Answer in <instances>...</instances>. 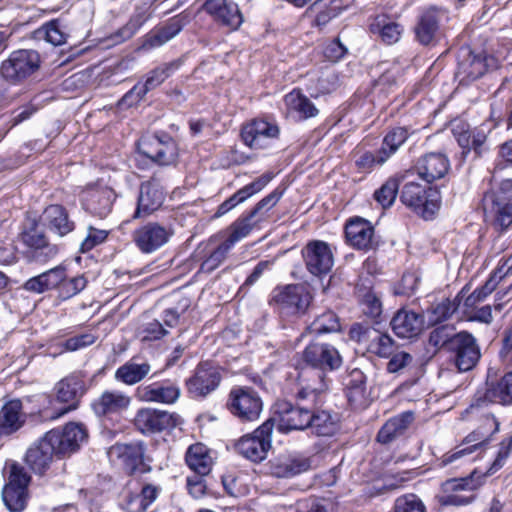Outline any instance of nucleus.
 <instances>
[{"mask_svg":"<svg viewBox=\"0 0 512 512\" xmlns=\"http://www.w3.org/2000/svg\"><path fill=\"white\" fill-rule=\"evenodd\" d=\"M182 423V418L175 412L149 407L138 409L133 419L135 429L145 436L170 433Z\"/></svg>","mask_w":512,"mask_h":512,"instance_id":"dca6fc26","label":"nucleus"},{"mask_svg":"<svg viewBox=\"0 0 512 512\" xmlns=\"http://www.w3.org/2000/svg\"><path fill=\"white\" fill-rule=\"evenodd\" d=\"M322 405L313 404L308 430L312 435L319 438H335L342 430L340 415L332 410L322 409Z\"/></svg>","mask_w":512,"mask_h":512,"instance_id":"2f4dec72","label":"nucleus"},{"mask_svg":"<svg viewBox=\"0 0 512 512\" xmlns=\"http://www.w3.org/2000/svg\"><path fill=\"white\" fill-rule=\"evenodd\" d=\"M151 17V8L146 3L136 6L127 23L111 35V40L119 44L131 39Z\"/></svg>","mask_w":512,"mask_h":512,"instance_id":"09e8293b","label":"nucleus"},{"mask_svg":"<svg viewBox=\"0 0 512 512\" xmlns=\"http://www.w3.org/2000/svg\"><path fill=\"white\" fill-rule=\"evenodd\" d=\"M133 357L115 371V379L126 385H134L141 382L150 372L148 362L136 363Z\"/></svg>","mask_w":512,"mask_h":512,"instance_id":"4d7b16f0","label":"nucleus"},{"mask_svg":"<svg viewBox=\"0 0 512 512\" xmlns=\"http://www.w3.org/2000/svg\"><path fill=\"white\" fill-rule=\"evenodd\" d=\"M161 492L162 488L160 485L143 483L140 492L129 497L127 502L129 511L146 512Z\"/></svg>","mask_w":512,"mask_h":512,"instance_id":"13d9d810","label":"nucleus"},{"mask_svg":"<svg viewBox=\"0 0 512 512\" xmlns=\"http://www.w3.org/2000/svg\"><path fill=\"white\" fill-rule=\"evenodd\" d=\"M486 216L497 233H505L512 225V201L493 200Z\"/></svg>","mask_w":512,"mask_h":512,"instance_id":"864d4df0","label":"nucleus"},{"mask_svg":"<svg viewBox=\"0 0 512 512\" xmlns=\"http://www.w3.org/2000/svg\"><path fill=\"white\" fill-rule=\"evenodd\" d=\"M116 199L115 190L101 180L87 183L79 195L82 209L98 219H105L112 212Z\"/></svg>","mask_w":512,"mask_h":512,"instance_id":"2eb2a0df","label":"nucleus"},{"mask_svg":"<svg viewBox=\"0 0 512 512\" xmlns=\"http://www.w3.org/2000/svg\"><path fill=\"white\" fill-rule=\"evenodd\" d=\"M136 397L143 402L174 404L180 397V388L171 379H163L137 387Z\"/></svg>","mask_w":512,"mask_h":512,"instance_id":"72a5a7b5","label":"nucleus"},{"mask_svg":"<svg viewBox=\"0 0 512 512\" xmlns=\"http://www.w3.org/2000/svg\"><path fill=\"white\" fill-rule=\"evenodd\" d=\"M268 474L276 478H291L308 471L311 459L303 455L279 454L266 464Z\"/></svg>","mask_w":512,"mask_h":512,"instance_id":"f704fd0d","label":"nucleus"},{"mask_svg":"<svg viewBox=\"0 0 512 512\" xmlns=\"http://www.w3.org/2000/svg\"><path fill=\"white\" fill-rule=\"evenodd\" d=\"M491 404L512 406V370L495 381L486 382L485 388L477 389L465 413L478 416L482 409Z\"/></svg>","mask_w":512,"mask_h":512,"instance_id":"6e6552de","label":"nucleus"},{"mask_svg":"<svg viewBox=\"0 0 512 512\" xmlns=\"http://www.w3.org/2000/svg\"><path fill=\"white\" fill-rule=\"evenodd\" d=\"M30 482L31 476L22 465L13 463L10 466L2 489V500L10 512H22L26 509L30 499Z\"/></svg>","mask_w":512,"mask_h":512,"instance_id":"4468645a","label":"nucleus"},{"mask_svg":"<svg viewBox=\"0 0 512 512\" xmlns=\"http://www.w3.org/2000/svg\"><path fill=\"white\" fill-rule=\"evenodd\" d=\"M414 420L413 412L406 411L388 419L377 433V441L388 444L403 435Z\"/></svg>","mask_w":512,"mask_h":512,"instance_id":"603ef678","label":"nucleus"},{"mask_svg":"<svg viewBox=\"0 0 512 512\" xmlns=\"http://www.w3.org/2000/svg\"><path fill=\"white\" fill-rule=\"evenodd\" d=\"M181 65L182 61L177 59L163 63L162 65L150 70L145 76V81L142 82L143 91L147 94L149 91L159 87L166 79L172 76L181 67Z\"/></svg>","mask_w":512,"mask_h":512,"instance_id":"bf43d9fd","label":"nucleus"},{"mask_svg":"<svg viewBox=\"0 0 512 512\" xmlns=\"http://www.w3.org/2000/svg\"><path fill=\"white\" fill-rule=\"evenodd\" d=\"M393 512H426V507L417 495L410 493L395 500Z\"/></svg>","mask_w":512,"mask_h":512,"instance_id":"774afa93","label":"nucleus"},{"mask_svg":"<svg viewBox=\"0 0 512 512\" xmlns=\"http://www.w3.org/2000/svg\"><path fill=\"white\" fill-rule=\"evenodd\" d=\"M166 192L160 181L151 177L139 185L136 207L131 220L145 219L161 208L165 201Z\"/></svg>","mask_w":512,"mask_h":512,"instance_id":"a878e982","label":"nucleus"},{"mask_svg":"<svg viewBox=\"0 0 512 512\" xmlns=\"http://www.w3.org/2000/svg\"><path fill=\"white\" fill-rule=\"evenodd\" d=\"M415 133L411 126H392L389 127L383 136L380 150L382 157L389 160Z\"/></svg>","mask_w":512,"mask_h":512,"instance_id":"3c124183","label":"nucleus"},{"mask_svg":"<svg viewBox=\"0 0 512 512\" xmlns=\"http://www.w3.org/2000/svg\"><path fill=\"white\" fill-rule=\"evenodd\" d=\"M56 454V459L62 460L78 452L88 441L89 431L82 422L69 421L62 426L52 428L45 434Z\"/></svg>","mask_w":512,"mask_h":512,"instance_id":"423d86ee","label":"nucleus"},{"mask_svg":"<svg viewBox=\"0 0 512 512\" xmlns=\"http://www.w3.org/2000/svg\"><path fill=\"white\" fill-rule=\"evenodd\" d=\"M462 446L461 444L436 458L435 466L440 469L448 468L450 471H454L469 463L472 460L470 456L476 451V446H470L469 444L465 447Z\"/></svg>","mask_w":512,"mask_h":512,"instance_id":"6e6d98bb","label":"nucleus"},{"mask_svg":"<svg viewBox=\"0 0 512 512\" xmlns=\"http://www.w3.org/2000/svg\"><path fill=\"white\" fill-rule=\"evenodd\" d=\"M337 88V77L334 74L320 75L311 78L305 85V90L313 99L328 95Z\"/></svg>","mask_w":512,"mask_h":512,"instance_id":"0e129e2a","label":"nucleus"},{"mask_svg":"<svg viewBox=\"0 0 512 512\" xmlns=\"http://www.w3.org/2000/svg\"><path fill=\"white\" fill-rule=\"evenodd\" d=\"M320 48L324 61L332 64L340 62L348 55V48L341 42L339 37L324 40Z\"/></svg>","mask_w":512,"mask_h":512,"instance_id":"338daca9","label":"nucleus"},{"mask_svg":"<svg viewBox=\"0 0 512 512\" xmlns=\"http://www.w3.org/2000/svg\"><path fill=\"white\" fill-rule=\"evenodd\" d=\"M87 283L88 281L84 275L69 278L66 270L64 271V279L58 288L57 297L62 301L68 300L84 290Z\"/></svg>","mask_w":512,"mask_h":512,"instance_id":"69168bd1","label":"nucleus"},{"mask_svg":"<svg viewBox=\"0 0 512 512\" xmlns=\"http://www.w3.org/2000/svg\"><path fill=\"white\" fill-rule=\"evenodd\" d=\"M447 353L460 372L472 370L481 358L476 338L465 330L454 333Z\"/></svg>","mask_w":512,"mask_h":512,"instance_id":"6ab92c4d","label":"nucleus"},{"mask_svg":"<svg viewBox=\"0 0 512 512\" xmlns=\"http://www.w3.org/2000/svg\"><path fill=\"white\" fill-rule=\"evenodd\" d=\"M452 132L461 148L462 162L472 155V160L480 158L486 149V133L478 128L470 129L468 124L457 125Z\"/></svg>","mask_w":512,"mask_h":512,"instance_id":"473e14b6","label":"nucleus"},{"mask_svg":"<svg viewBox=\"0 0 512 512\" xmlns=\"http://www.w3.org/2000/svg\"><path fill=\"white\" fill-rule=\"evenodd\" d=\"M131 398L121 391L105 390L90 403L96 418L103 424L119 422L128 409Z\"/></svg>","mask_w":512,"mask_h":512,"instance_id":"4be33fe9","label":"nucleus"},{"mask_svg":"<svg viewBox=\"0 0 512 512\" xmlns=\"http://www.w3.org/2000/svg\"><path fill=\"white\" fill-rule=\"evenodd\" d=\"M371 31L378 33L385 44L392 45L399 41L403 32V26L383 17L382 19L377 18L376 22L371 26Z\"/></svg>","mask_w":512,"mask_h":512,"instance_id":"e2e57ef3","label":"nucleus"},{"mask_svg":"<svg viewBox=\"0 0 512 512\" xmlns=\"http://www.w3.org/2000/svg\"><path fill=\"white\" fill-rule=\"evenodd\" d=\"M313 299L305 283L279 284L269 294L268 305L281 318L298 319L307 313Z\"/></svg>","mask_w":512,"mask_h":512,"instance_id":"20e7f679","label":"nucleus"},{"mask_svg":"<svg viewBox=\"0 0 512 512\" xmlns=\"http://www.w3.org/2000/svg\"><path fill=\"white\" fill-rule=\"evenodd\" d=\"M28 417L20 399L6 401L0 409V427L5 435H11L23 427Z\"/></svg>","mask_w":512,"mask_h":512,"instance_id":"c03bdc74","label":"nucleus"},{"mask_svg":"<svg viewBox=\"0 0 512 512\" xmlns=\"http://www.w3.org/2000/svg\"><path fill=\"white\" fill-rule=\"evenodd\" d=\"M445 10L430 6L420 12L413 27L415 41L423 47L435 46L440 35L441 20Z\"/></svg>","mask_w":512,"mask_h":512,"instance_id":"bb28decb","label":"nucleus"},{"mask_svg":"<svg viewBox=\"0 0 512 512\" xmlns=\"http://www.w3.org/2000/svg\"><path fill=\"white\" fill-rule=\"evenodd\" d=\"M66 267L63 265L55 266L37 276L29 278L23 284L24 290L36 294H42L50 290L58 291L61 281L64 279Z\"/></svg>","mask_w":512,"mask_h":512,"instance_id":"49530a36","label":"nucleus"},{"mask_svg":"<svg viewBox=\"0 0 512 512\" xmlns=\"http://www.w3.org/2000/svg\"><path fill=\"white\" fill-rule=\"evenodd\" d=\"M22 256L27 263L45 265L55 259L61 250L60 245L52 243L47 234L38 229L36 223L19 234Z\"/></svg>","mask_w":512,"mask_h":512,"instance_id":"0eeeda50","label":"nucleus"},{"mask_svg":"<svg viewBox=\"0 0 512 512\" xmlns=\"http://www.w3.org/2000/svg\"><path fill=\"white\" fill-rule=\"evenodd\" d=\"M40 55L35 50H16L2 62L0 74L10 83L16 84L31 76L40 67Z\"/></svg>","mask_w":512,"mask_h":512,"instance_id":"aec40b11","label":"nucleus"},{"mask_svg":"<svg viewBox=\"0 0 512 512\" xmlns=\"http://www.w3.org/2000/svg\"><path fill=\"white\" fill-rule=\"evenodd\" d=\"M500 423L492 413H483L478 426L464 437L462 445L476 446L485 450L491 442L493 435L499 431Z\"/></svg>","mask_w":512,"mask_h":512,"instance_id":"79ce46f5","label":"nucleus"},{"mask_svg":"<svg viewBox=\"0 0 512 512\" xmlns=\"http://www.w3.org/2000/svg\"><path fill=\"white\" fill-rule=\"evenodd\" d=\"M349 339L364 345L366 351L379 358L388 359L399 349L396 341L386 332H382L364 323H354L348 331Z\"/></svg>","mask_w":512,"mask_h":512,"instance_id":"ddd939ff","label":"nucleus"},{"mask_svg":"<svg viewBox=\"0 0 512 512\" xmlns=\"http://www.w3.org/2000/svg\"><path fill=\"white\" fill-rule=\"evenodd\" d=\"M472 476L447 479L441 484V494L436 496L441 507L465 506L472 503L476 495Z\"/></svg>","mask_w":512,"mask_h":512,"instance_id":"b1692460","label":"nucleus"},{"mask_svg":"<svg viewBox=\"0 0 512 512\" xmlns=\"http://www.w3.org/2000/svg\"><path fill=\"white\" fill-rule=\"evenodd\" d=\"M469 291L468 285H465L454 297V299L444 298L441 302L431 305L427 309L429 321L432 325H438L450 319L458 310L465 295Z\"/></svg>","mask_w":512,"mask_h":512,"instance_id":"8fccbe9b","label":"nucleus"},{"mask_svg":"<svg viewBox=\"0 0 512 512\" xmlns=\"http://www.w3.org/2000/svg\"><path fill=\"white\" fill-rule=\"evenodd\" d=\"M54 459H56V454L45 435L34 443L25 455V461L29 468L39 475H43L50 468Z\"/></svg>","mask_w":512,"mask_h":512,"instance_id":"37998d69","label":"nucleus"},{"mask_svg":"<svg viewBox=\"0 0 512 512\" xmlns=\"http://www.w3.org/2000/svg\"><path fill=\"white\" fill-rule=\"evenodd\" d=\"M415 169L417 174L428 184L443 178L450 169V162L446 155L442 153H426L421 156Z\"/></svg>","mask_w":512,"mask_h":512,"instance_id":"a19ab883","label":"nucleus"},{"mask_svg":"<svg viewBox=\"0 0 512 512\" xmlns=\"http://www.w3.org/2000/svg\"><path fill=\"white\" fill-rule=\"evenodd\" d=\"M284 186H277L273 191L259 200L251 209L244 211L235 221L227 227V237L219 243L216 247L207 252L205 247V254L199 267V273L210 274L216 270L227 258L230 250L236 243L247 237L253 228L261 222L264 218L260 217L265 212H268L280 201L285 193Z\"/></svg>","mask_w":512,"mask_h":512,"instance_id":"f257e3e1","label":"nucleus"},{"mask_svg":"<svg viewBox=\"0 0 512 512\" xmlns=\"http://www.w3.org/2000/svg\"><path fill=\"white\" fill-rule=\"evenodd\" d=\"M344 392L353 409H364L369 405L367 377L362 370L354 368L348 371L343 381Z\"/></svg>","mask_w":512,"mask_h":512,"instance_id":"ea45409f","label":"nucleus"},{"mask_svg":"<svg viewBox=\"0 0 512 512\" xmlns=\"http://www.w3.org/2000/svg\"><path fill=\"white\" fill-rule=\"evenodd\" d=\"M190 20V13L187 11L169 18L163 25L154 27L143 37L141 49L150 51L161 47L178 35Z\"/></svg>","mask_w":512,"mask_h":512,"instance_id":"c756f323","label":"nucleus"},{"mask_svg":"<svg viewBox=\"0 0 512 512\" xmlns=\"http://www.w3.org/2000/svg\"><path fill=\"white\" fill-rule=\"evenodd\" d=\"M172 232L157 222H148L136 228L132 240L136 247L145 254L155 252L165 245Z\"/></svg>","mask_w":512,"mask_h":512,"instance_id":"7c9ffc66","label":"nucleus"},{"mask_svg":"<svg viewBox=\"0 0 512 512\" xmlns=\"http://www.w3.org/2000/svg\"><path fill=\"white\" fill-rule=\"evenodd\" d=\"M226 409L241 423L255 422L263 411V400L252 386L235 385L228 393Z\"/></svg>","mask_w":512,"mask_h":512,"instance_id":"9d476101","label":"nucleus"},{"mask_svg":"<svg viewBox=\"0 0 512 512\" xmlns=\"http://www.w3.org/2000/svg\"><path fill=\"white\" fill-rule=\"evenodd\" d=\"M137 152L159 166H169L177 162L179 147L168 133L143 136L137 142Z\"/></svg>","mask_w":512,"mask_h":512,"instance_id":"f8f14e48","label":"nucleus"},{"mask_svg":"<svg viewBox=\"0 0 512 512\" xmlns=\"http://www.w3.org/2000/svg\"><path fill=\"white\" fill-rule=\"evenodd\" d=\"M221 381L219 366L211 361H200L184 384L190 399L203 400L219 387Z\"/></svg>","mask_w":512,"mask_h":512,"instance_id":"a211bd4d","label":"nucleus"},{"mask_svg":"<svg viewBox=\"0 0 512 512\" xmlns=\"http://www.w3.org/2000/svg\"><path fill=\"white\" fill-rule=\"evenodd\" d=\"M388 160L384 156L380 149L374 153L370 150H356L353 154V164L356 173L361 175L371 174L376 167L384 165Z\"/></svg>","mask_w":512,"mask_h":512,"instance_id":"052dcab7","label":"nucleus"},{"mask_svg":"<svg viewBox=\"0 0 512 512\" xmlns=\"http://www.w3.org/2000/svg\"><path fill=\"white\" fill-rule=\"evenodd\" d=\"M287 112L296 115L298 120L305 121L319 114V109L300 88H294L284 98Z\"/></svg>","mask_w":512,"mask_h":512,"instance_id":"de8ad7c7","label":"nucleus"},{"mask_svg":"<svg viewBox=\"0 0 512 512\" xmlns=\"http://www.w3.org/2000/svg\"><path fill=\"white\" fill-rule=\"evenodd\" d=\"M407 173H396L386 179V181L374 191V200L383 208H390L398 195L400 185L407 178Z\"/></svg>","mask_w":512,"mask_h":512,"instance_id":"5fc2aeb1","label":"nucleus"},{"mask_svg":"<svg viewBox=\"0 0 512 512\" xmlns=\"http://www.w3.org/2000/svg\"><path fill=\"white\" fill-rule=\"evenodd\" d=\"M42 225L58 237H65L76 229V223L71 219L69 211L62 204L47 205L41 216Z\"/></svg>","mask_w":512,"mask_h":512,"instance_id":"e433bc0d","label":"nucleus"},{"mask_svg":"<svg viewBox=\"0 0 512 512\" xmlns=\"http://www.w3.org/2000/svg\"><path fill=\"white\" fill-rule=\"evenodd\" d=\"M345 242L355 250L368 252L378 247L375 239V228L372 223L362 217L349 218L344 226Z\"/></svg>","mask_w":512,"mask_h":512,"instance_id":"cd10ccee","label":"nucleus"},{"mask_svg":"<svg viewBox=\"0 0 512 512\" xmlns=\"http://www.w3.org/2000/svg\"><path fill=\"white\" fill-rule=\"evenodd\" d=\"M184 461L193 473L203 476H210L214 465L211 450L200 442L193 443L187 448Z\"/></svg>","mask_w":512,"mask_h":512,"instance_id":"a18cd8bd","label":"nucleus"},{"mask_svg":"<svg viewBox=\"0 0 512 512\" xmlns=\"http://www.w3.org/2000/svg\"><path fill=\"white\" fill-rule=\"evenodd\" d=\"M343 364V358L339 350L327 342H309L300 354L296 365V384L304 385L301 397L305 396L304 391L314 396L317 392H325L328 389V372L338 370Z\"/></svg>","mask_w":512,"mask_h":512,"instance_id":"f03ea898","label":"nucleus"},{"mask_svg":"<svg viewBox=\"0 0 512 512\" xmlns=\"http://www.w3.org/2000/svg\"><path fill=\"white\" fill-rule=\"evenodd\" d=\"M25 402V415L32 424L53 422L66 415L51 392L27 396Z\"/></svg>","mask_w":512,"mask_h":512,"instance_id":"393cba45","label":"nucleus"},{"mask_svg":"<svg viewBox=\"0 0 512 512\" xmlns=\"http://www.w3.org/2000/svg\"><path fill=\"white\" fill-rule=\"evenodd\" d=\"M280 128L275 122L263 118H254L241 129L240 136L243 143L249 148L258 149L262 139H277Z\"/></svg>","mask_w":512,"mask_h":512,"instance_id":"4c0bfd02","label":"nucleus"},{"mask_svg":"<svg viewBox=\"0 0 512 512\" xmlns=\"http://www.w3.org/2000/svg\"><path fill=\"white\" fill-rule=\"evenodd\" d=\"M200 9L219 28L229 33L238 31L244 22L243 13L233 0H202Z\"/></svg>","mask_w":512,"mask_h":512,"instance_id":"412c9836","label":"nucleus"},{"mask_svg":"<svg viewBox=\"0 0 512 512\" xmlns=\"http://www.w3.org/2000/svg\"><path fill=\"white\" fill-rule=\"evenodd\" d=\"M306 270L322 279L327 276L334 265V256L330 245L322 240H310L301 250Z\"/></svg>","mask_w":512,"mask_h":512,"instance_id":"5701e85b","label":"nucleus"},{"mask_svg":"<svg viewBox=\"0 0 512 512\" xmlns=\"http://www.w3.org/2000/svg\"><path fill=\"white\" fill-rule=\"evenodd\" d=\"M307 329L310 334L315 336L339 332L341 330L340 318L334 311L326 310L316 316Z\"/></svg>","mask_w":512,"mask_h":512,"instance_id":"680f3d73","label":"nucleus"},{"mask_svg":"<svg viewBox=\"0 0 512 512\" xmlns=\"http://www.w3.org/2000/svg\"><path fill=\"white\" fill-rule=\"evenodd\" d=\"M400 201L424 220H432L440 209L441 196L436 187L415 180L403 182Z\"/></svg>","mask_w":512,"mask_h":512,"instance_id":"39448f33","label":"nucleus"},{"mask_svg":"<svg viewBox=\"0 0 512 512\" xmlns=\"http://www.w3.org/2000/svg\"><path fill=\"white\" fill-rule=\"evenodd\" d=\"M274 177V172L267 171L261 176L255 178L252 182L238 189L217 207L214 218L222 217L253 195L261 192L273 180Z\"/></svg>","mask_w":512,"mask_h":512,"instance_id":"c9c22d12","label":"nucleus"},{"mask_svg":"<svg viewBox=\"0 0 512 512\" xmlns=\"http://www.w3.org/2000/svg\"><path fill=\"white\" fill-rule=\"evenodd\" d=\"M495 57L485 51L475 53L468 51L466 56L458 61L455 78L459 85L468 86L486 74L489 67L495 63Z\"/></svg>","mask_w":512,"mask_h":512,"instance_id":"c85d7f7f","label":"nucleus"},{"mask_svg":"<svg viewBox=\"0 0 512 512\" xmlns=\"http://www.w3.org/2000/svg\"><path fill=\"white\" fill-rule=\"evenodd\" d=\"M109 453L127 476L143 475L152 470V458L148 455L147 445L142 440L116 442L110 447Z\"/></svg>","mask_w":512,"mask_h":512,"instance_id":"9b49d317","label":"nucleus"},{"mask_svg":"<svg viewBox=\"0 0 512 512\" xmlns=\"http://www.w3.org/2000/svg\"><path fill=\"white\" fill-rule=\"evenodd\" d=\"M88 389L85 375L74 371L56 382L50 392L67 415L80 407Z\"/></svg>","mask_w":512,"mask_h":512,"instance_id":"f3484780","label":"nucleus"},{"mask_svg":"<svg viewBox=\"0 0 512 512\" xmlns=\"http://www.w3.org/2000/svg\"><path fill=\"white\" fill-rule=\"evenodd\" d=\"M304 385H298L294 393L295 403L287 400H278L274 404V426L281 434H289L294 431L308 430V423L312 411L313 404L324 403V393L317 392L314 396L309 395L308 391L305 396L300 395Z\"/></svg>","mask_w":512,"mask_h":512,"instance_id":"7ed1b4c3","label":"nucleus"},{"mask_svg":"<svg viewBox=\"0 0 512 512\" xmlns=\"http://www.w3.org/2000/svg\"><path fill=\"white\" fill-rule=\"evenodd\" d=\"M424 324L425 319L422 313L405 308L399 309L390 322L395 335L403 339L417 338L424 330Z\"/></svg>","mask_w":512,"mask_h":512,"instance_id":"58836bf2","label":"nucleus"},{"mask_svg":"<svg viewBox=\"0 0 512 512\" xmlns=\"http://www.w3.org/2000/svg\"><path fill=\"white\" fill-rule=\"evenodd\" d=\"M273 430L274 419L268 418L251 433L244 434L236 440L233 443L234 451L253 463H261L272 448Z\"/></svg>","mask_w":512,"mask_h":512,"instance_id":"1a4fd4ad","label":"nucleus"}]
</instances>
